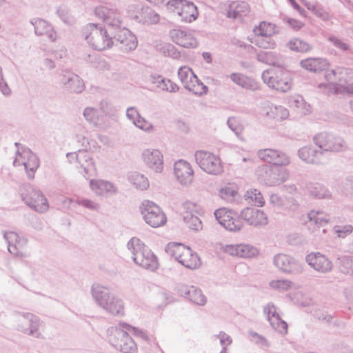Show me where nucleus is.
Wrapping results in <instances>:
<instances>
[{
	"mask_svg": "<svg viewBox=\"0 0 353 353\" xmlns=\"http://www.w3.org/2000/svg\"><path fill=\"white\" fill-rule=\"evenodd\" d=\"M127 247L137 265L151 271L157 269L159 263L157 256L139 239L132 238Z\"/></svg>",
	"mask_w": 353,
	"mask_h": 353,
	"instance_id": "1",
	"label": "nucleus"
},
{
	"mask_svg": "<svg viewBox=\"0 0 353 353\" xmlns=\"http://www.w3.org/2000/svg\"><path fill=\"white\" fill-rule=\"evenodd\" d=\"M92 294L97 304L109 313L113 315L124 314L122 301L117 297L111 296L108 288L99 285H93Z\"/></svg>",
	"mask_w": 353,
	"mask_h": 353,
	"instance_id": "2",
	"label": "nucleus"
},
{
	"mask_svg": "<svg viewBox=\"0 0 353 353\" xmlns=\"http://www.w3.org/2000/svg\"><path fill=\"white\" fill-rule=\"evenodd\" d=\"M83 36L88 43L99 51L111 48L113 44L112 37L108 33V30L96 23H89L84 29Z\"/></svg>",
	"mask_w": 353,
	"mask_h": 353,
	"instance_id": "3",
	"label": "nucleus"
},
{
	"mask_svg": "<svg viewBox=\"0 0 353 353\" xmlns=\"http://www.w3.org/2000/svg\"><path fill=\"white\" fill-rule=\"evenodd\" d=\"M165 250L168 255L187 268L196 269L201 265L198 255L181 243H170Z\"/></svg>",
	"mask_w": 353,
	"mask_h": 353,
	"instance_id": "4",
	"label": "nucleus"
},
{
	"mask_svg": "<svg viewBox=\"0 0 353 353\" xmlns=\"http://www.w3.org/2000/svg\"><path fill=\"white\" fill-rule=\"evenodd\" d=\"M263 82L270 88L280 92H286L292 88V79L288 71L279 68L263 72L261 75Z\"/></svg>",
	"mask_w": 353,
	"mask_h": 353,
	"instance_id": "5",
	"label": "nucleus"
},
{
	"mask_svg": "<svg viewBox=\"0 0 353 353\" xmlns=\"http://www.w3.org/2000/svg\"><path fill=\"white\" fill-rule=\"evenodd\" d=\"M19 192L25 203L34 211L40 213L48 211L49 208L48 200L40 190L30 184H26L20 188Z\"/></svg>",
	"mask_w": 353,
	"mask_h": 353,
	"instance_id": "6",
	"label": "nucleus"
},
{
	"mask_svg": "<svg viewBox=\"0 0 353 353\" xmlns=\"http://www.w3.org/2000/svg\"><path fill=\"white\" fill-rule=\"evenodd\" d=\"M315 145L320 149L327 161L332 152L343 151L345 146L343 139L327 132H321L313 138Z\"/></svg>",
	"mask_w": 353,
	"mask_h": 353,
	"instance_id": "7",
	"label": "nucleus"
},
{
	"mask_svg": "<svg viewBox=\"0 0 353 353\" xmlns=\"http://www.w3.org/2000/svg\"><path fill=\"white\" fill-rule=\"evenodd\" d=\"M141 214L146 223L152 228L163 225L167 221L161 209L150 201H144L140 207Z\"/></svg>",
	"mask_w": 353,
	"mask_h": 353,
	"instance_id": "8",
	"label": "nucleus"
},
{
	"mask_svg": "<svg viewBox=\"0 0 353 353\" xmlns=\"http://www.w3.org/2000/svg\"><path fill=\"white\" fill-rule=\"evenodd\" d=\"M258 179L268 186L279 185L288 178V172L285 169L263 165L257 170Z\"/></svg>",
	"mask_w": 353,
	"mask_h": 353,
	"instance_id": "9",
	"label": "nucleus"
},
{
	"mask_svg": "<svg viewBox=\"0 0 353 353\" xmlns=\"http://www.w3.org/2000/svg\"><path fill=\"white\" fill-rule=\"evenodd\" d=\"M194 157L196 163L206 173L218 175L223 172L221 159L214 154L199 150L195 152Z\"/></svg>",
	"mask_w": 353,
	"mask_h": 353,
	"instance_id": "10",
	"label": "nucleus"
},
{
	"mask_svg": "<svg viewBox=\"0 0 353 353\" xmlns=\"http://www.w3.org/2000/svg\"><path fill=\"white\" fill-rule=\"evenodd\" d=\"M109 341L115 349L123 353H137V352L135 342L126 330L121 328H112V334L109 336Z\"/></svg>",
	"mask_w": 353,
	"mask_h": 353,
	"instance_id": "11",
	"label": "nucleus"
},
{
	"mask_svg": "<svg viewBox=\"0 0 353 353\" xmlns=\"http://www.w3.org/2000/svg\"><path fill=\"white\" fill-rule=\"evenodd\" d=\"M274 265L281 272L285 274H299L303 272V265L292 256L280 253L274 256Z\"/></svg>",
	"mask_w": 353,
	"mask_h": 353,
	"instance_id": "12",
	"label": "nucleus"
},
{
	"mask_svg": "<svg viewBox=\"0 0 353 353\" xmlns=\"http://www.w3.org/2000/svg\"><path fill=\"white\" fill-rule=\"evenodd\" d=\"M183 219L188 228L198 232L203 229L202 221L198 216L201 208L196 203L191 201H185L183 203Z\"/></svg>",
	"mask_w": 353,
	"mask_h": 353,
	"instance_id": "13",
	"label": "nucleus"
},
{
	"mask_svg": "<svg viewBox=\"0 0 353 353\" xmlns=\"http://www.w3.org/2000/svg\"><path fill=\"white\" fill-rule=\"evenodd\" d=\"M17 330L20 332L39 338L41 333L39 332V319L32 313L19 314L17 316Z\"/></svg>",
	"mask_w": 353,
	"mask_h": 353,
	"instance_id": "14",
	"label": "nucleus"
},
{
	"mask_svg": "<svg viewBox=\"0 0 353 353\" xmlns=\"http://www.w3.org/2000/svg\"><path fill=\"white\" fill-rule=\"evenodd\" d=\"M94 13L108 26L110 33L122 26L121 14L117 10L101 6L95 8Z\"/></svg>",
	"mask_w": 353,
	"mask_h": 353,
	"instance_id": "15",
	"label": "nucleus"
},
{
	"mask_svg": "<svg viewBox=\"0 0 353 353\" xmlns=\"http://www.w3.org/2000/svg\"><path fill=\"white\" fill-rule=\"evenodd\" d=\"M110 34L112 40L115 39L121 45L120 48L123 50H132L137 48V38L128 29L121 26Z\"/></svg>",
	"mask_w": 353,
	"mask_h": 353,
	"instance_id": "16",
	"label": "nucleus"
},
{
	"mask_svg": "<svg viewBox=\"0 0 353 353\" xmlns=\"http://www.w3.org/2000/svg\"><path fill=\"white\" fill-rule=\"evenodd\" d=\"M257 156L265 162L277 165H287L290 162V158L286 154L272 148L259 150L257 152Z\"/></svg>",
	"mask_w": 353,
	"mask_h": 353,
	"instance_id": "17",
	"label": "nucleus"
},
{
	"mask_svg": "<svg viewBox=\"0 0 353 353\" xmlns=\"http://www.w3.org/2000/svg\"><path fill=\"white\" fill-rule=\"evenodd\" d=\"M214 216L222 226L230 231H239L243 227L242 221L239 218L233 217L232 212L225 208L215 210Z\"/></svg>",
	"mask_w": 353,
	"mask_h": 353,
	"instance_id": "18",
	"label": "nucleus"
},
{
	"mask_svg": "<svg viewBox=\"0 0 353 353\" xmlns=\"http://www.w3.org/2000/svg\"><path fill=\"white\" fill-rule=\"evenodd\" d=\"M305 261L312 268L320 273L330 272L333 268L332 261L320 252H311L307 254Z\"/></svg>",
	"mask_w": 353,
	"mask_h": 353,
	"instance_id": "19",
	"label": "nucleus"
},
{
	"mask_svg": "<svg viewBox=\"0 0 353 353\" xmlns=\"http://www.w3.org/2000/svg\"><path fill=\"white\" fill-rule=\"evenodd\" d=\"M3 236L8 243V250L10 253L21 257L27 256L23 252V248L28 243L27 239L21 238L14 232H4Z\"/></svg>",
	"mask_w": 353,
	"mask_h": 353,
	"instance_id": "20",
	"label": "nucleus"
},
{
	"mask_svg": "<svg viewBox=\"0 0 353 353\" xmlns=\"http://www.w3.org/2000/svg\"><path fill=\"white\" fill-rule=\"evenodd\" d=\"M174 171L177 181L183 185H190L194 178L191 165L185 160H179L174 163Z\"/></svg>",
	"mask_w": 353,
	"mask_h": 353,
	"instance_id": "21",
	"label": "nucleus"
},
{
	"mask_svg": "<svg viewBox=\"0 0 353 353\" xmlns=\"http://www.w3.org/2000/svg\"><path fill=\"white\" fill-rule=\"evenodd\" d=\"M144 163L157 173L163 170V157L159 150L147 149L142 154Z\"/></svg>",
	"mask_w": 353,
	"mask_h": 353,
	"instance_id": "22",
	"label": "nucleus"
},
{
	"mask_svg": "<svg viewBox=\"0 0 353 353\" xmlns=\"http://www.w3.org/2000/svg\"><path fill=\"white\" fill-rule=\"evenodd\" d=\"M298 155L301 159L307 163L324 164L327 162L320 149L312 146H304L298 150Z\"/></svg>",
	"mask_w": 353,
	"mask_h": 353,
	"instance_id": "23",
	"label": "nucleus"
},
{
	"mask_svg": "<svg viewBox=\"0 0 353 353\" xmlns=\"http://www.w3.org/2000/svg\"><path fill=\"white\" fill-rule=\"evenodd\" d=\"M241 217L249 225L261 226L268 223L267 215L261 210L245 208L241 212Z\"/></svg>",
	"mask_w": 353,
	"mask_h": 353,
	"instance_id": "24",
	"label": "nucleus"
},
{
	"mask_svg": "<svg viewBox=\"0 0 353 353\" xmlns=\"http://www.w3.org/2000/svg\"><path fill=\"white\" fill-rule=\"evenodd\" d=\"M91 190L98 196L108 197L117 193V187L112 182L101 179L90 181Z\"/></svg>",
	"mask_w": 353,
	"mask_h": 353,
	"instance_id": "25",
	"label": "nucleus"
},
{
	"mask_svg": "<svg viewBox=\"0 0 353 353\" xmlns=\"http://www.w3.org/2000/svg\"><path fill=\"white\" fill-rule=\"evenodd\" d=\"M170 36L173 42L185 48L197 47L198 42L196 38L190 33L179 29L170 31Z\"/></svg>",
	"mask_w": 353,
	"mask_h": 353,
	"instance_id": "26",
	"label": "nucleus"
},
{
	"mask_svg": "<svg viewBox=\"0 0 353 353\" xmlns=\"http://www.w3.org/2000/svg\"><path fill=\"white\" fill-rule=\"evenodd\" d=\"M61 82L71 92L81 93L84 90V84L81 79L76 74L68 71L63 72Z\"/></svg>",
	"mask_w": 353,
	"mask_h": 353,
	"instance_id": "27",
	"label": "nucleus"
},
{
	"mask_svg": "<svg viewBox=\"0 0 353 353\" xmlns=\"http://www.w3.org/2000/svg\"><path fill=\"white\" fill-rule=\"evenodd\" d=\"M225 252L242 258H252L258 255V250L247 244L229 245L225 248Z\"/></svg>",
	"mask_w": 353,
	"mask_h": 353,
	"instance_id": "28",
	"label": "nucleus"
},
{
	"mask_svg": "<svg viewBox=\"0 0 353 353\" xmlns=\"http://www.w3.org/2000/svg\"><path fill=\"white\" fill-rule=\"evenodd\" d=\"M31 23L34 26V32L37 35L46 36L51 41L57 40V32L48 22L41 19H36Z\"/></svg>",
	"mask_w": 353,
	"mask_h": 353,
	"instance_id": "29",
	"label": "nucleus"
},
{
	"mask_svg": "<svg viewBox=\"0 0 353 353\" xmlns=\"http://www.w3.org/2000/svg\"><path fill=\"white\" fill-rule=\"evenodd\" d=\"M69 156H75L77 163L86 175H91L96 170L92 159L87 151L79 150L77 153L68 154Z\"/></svg>",
	"mask_w": 353,
	"mask_h": 353,
	"instance_id": "30",
	"label": "nucleus"
},
{
	"mask_svg": "<svg viewBox=\"0 0 353 353\" xmlns=\"http://www.w3.org/2000/svg\"><path fill=\"white\" fill-rule=\"evenodd\" d=\"M339 81L342 93L353 94V70L342 68L338 71Z\"/></svg>",
	"mask_w": 353,
	"mask_h": 353,
	"instance_id": "31",
	"label": "nucleus"
},
{
	"mask_svg": "<svg viewBox=\"0 0 353 353\" xmlns=\"http://www.w3.org/2000/svg\"><path fill=\"white\" fill-rule=\"evenodd\" d=\"M337 75H339L338 72L334 70L327 71L325 74V78L327 83H320L319 85V88L320 89H327V91L325 90V92L326 93H342V90H341V87L339 85V81H336Z\"/></svg>",
	"mask_w": 353,
	"mask_h": 353,
	"instance_id": "32",
	"label": "nucleus"
},
{
	"mask_svg": "<svg viewBox=\"0 0 353 353\" xmlns=\"http://www.w3.org/2000/svg\"><path fill=\"white\" fill-rule=\"evenodd\" d=\"M180 292L183 296L197 305H204L206 303V297L201 290L194 286H182Z\"/></svg>",
	"mask_w": 353,
	"mask_h": 353,
	"instance_id": "33",
	"label": "nucleus"
},
{
	"mask_svg": "<svg viewBox=\"0 0 353 353\" xmlns=\"http://www.w3.org/2000/svg\"><path fill=\"white\" fill-rule=\"evenodd\" d=\"M230 78L236 85L240 87L256 91L260 89L259 85L253 79L241 73H232Z\"/></svg>",
	"mask_w": 353,
	"mask_h": 353,
	"instance_id": "34",
	"label": "nucleus"
},
{
	"mask_svg": "<svg viewBox=\"0 0 353 353\" xmlns=\"http://www.w3.org/2000/svg\"><path fill=\"white\" fill-rule=\"evenodd\" d=\"M300 64L304 69L314 72L325 70L329 65L327 61L322 58H308L302 60Z\"/></svg>",
	"mask_w": 353,
	"mask_h": 353,
	"instance_id": "35",
	"label": "nucleus"
},
{
	"mask_svg": "<svg viewBox=\"0 0 353 353\" xmlns=\"http://www.w3.org/2000/svg\"><path fill=\"white\" fill-rule=\"evenodd\" d=\"M24 157L28 158L27 162L23 163V166L30 179H33L34 172L39 166V161L36 154L28 148L24 149Z\"/></svg>",
	"mask_w": 353,
	"mask_h": 353,
	"instance_id": "36",
	"label": "nucleus"
},
{
	"mask_svg": "<svg viewBox=\"0 0 353 353\" xmlns=\"http://www.w3.org/2000/svg\"><path fill=\"white\" fill-rule=\"evenodd\" d=\"M256 59L261 63L276 66L278 68H283L284 65L280 57L275 52L271 51L259 52L256 54Z\"/></svg>",
	"mask_w": 353,
	"mask_h": 353,
	"instance_id": "37",
	"label": "nucleus"
},
{
	"mask_svg": "<svg viewBox=\"0 0 353 353\" xmlns=\"http://www.w3.org/2000/svg\"><path fill=\"white\" fill-rule=\"evenodd\" d=\"M250 11V6L245 1L235 2L230 6L228 12V17L233 19H241L246 16Z\"/></svg>",
	"mask_w": 353,
	"mask_h": 353,
	"instance_id": "38",
	"label": "nucleus"
},
{
	"mask_svg": "<svg viewBox=\"0 0 353 353\" xmlns=\"http://www.w3.org/2000/svg\"><path fill=\"white\" fill-rule=\"evenodd\" d=\"M140 20L143 23L156 24L159 21V15L150 7H143L139 12Z\"/></svg>",
	"mask_w": 353,
	"mask_h": 353,
	"instance_id": "39",
	"label": "nucleus"
},
{
	"mask_svg": "<svg viewBox=\"0 0 353 353\" xmlns=\"http://www.w3.org/2000/svg\"><path fill=\"white\" fill-rule=\"evenodd\" d=\"M307 188L309 194L314 198L320 199L330 196L328 190L323 185L319 183H310Z\"/></svg>",
	"mask_w": 353,
	"mask_h": 353,
	"instance_id": "40",
	"label": "nucleus"
},
{
	"mask_svg": "<svg viewBox=\"0 0 353 353\" xmlns=\"http://www.w3.org/2000/svg\"><path fill=\"white\" fill-rule=\"evenodd\" d=\"M195 79L196 81H194V79L190 80V82L184 88L196 95L201 96L206 94L208 90V87L196 76H195Z\"/></svg>",
	"mask_w": 353,
	"mask_h": 353,
	"instance_id": "41",
	"label": "nucleus"
},
{
	"mask_svg": "<svg viewBox=\"0 0 353 353\" xmlns=\"http://www.w3.org/2000/svg\"><path fill=\"white\" fill-rule=\"evenodd\" d=\"M288 103L291 106L299 109L303 114H306L310 111V105L307 104L301 95L291 96L288 99Z\"/></svg>",
	"mask_w": 353,
	"mask_h": 353,
	"instance_id": "42",
	"label": "nucleus"
},
{
	"mask_svg": "<svg viewBox=\"0 0 353 353\" xmlns=\"http://www.w3.org/2000/svg\"><path fill=\"white\" fill-rule=\"evenodd\" d=\"M129 181L137 189L141 190H146L149 187L148 179L138 172H132L129 176Z\"/></svg>",
	"mask_w": 353,
	"mask_h": 353,
	"instance_id": "43",
	"label": "nucleus"
},
{
	"mask_svg": "<svg viewBox=\"0 0 353 353\" xmlns=\"http://www.w3.org/2000/svg\"><path fill=\"white\" fill-rule=\"evenodd\" d=\"M288 46L291 50L297 52H306L312 48V45L307 42L296 38L290 40Z\"/></svg>",
	"mask_w": 353,
	"mask_h": 353,
	"instance_id": "44",
	"label": "nucleus"
},
{
	"mask_svg": "<svg viewBox=\"0 0 353 353\" xmlns=\"http://www.w3.org/2000/svg\"><path fill=\"white\" fill-rule=\"evenodd\" d=\"M153 83H157V86L163 91L176 92L179 90V86L170 79L161 77H158L157 81H154Z\"/></svg>",
	"mask_w": 353,
	"mask_h": 353,
	"instance_id": "45",
	"label": "nucleus"
},
{
	"mask_svg": "<svg viewBox=\"0 0 353 353\" xmlns=\"http://www.w3.org/2000/svg\"><path fill=\"white\" fill-rule=\"evenodd\" d=\"M309 221L318 227L323 226L327 223L329 219L327 216L321 211H310L307 214Z\"/></svg>",
	"mask_w": 353,
	"mask_h": 353,
	"instance_id": "46",
	"label": "nucleus"
},
{
	"mask_svg": "<svg viewBox=\"0 0 353 353\" xmlns=\"http://www.w3.org/2000/svg\"><path fill=\"white\" fill-rule=\"evenodd\" d=\"M340 271L345 274L353 275V256H343L338 258Z\"/></svg>",
	"mask_w": 353,
	"mask_h": 353,
	"instance_id": "47",
	"label": "nucleus"
},
{
	"mask_svg": "<svg viewBox=\"0 0 353 353\" xmlns=\"http://www.w3.org/2000/svg\"><path fill=\"white\" fill-rule=\"evenodd\" d=\"M267 114L277 121L286 119L289 117V111L282 105H274L270 108Z\"/></svg>",
	"mask_w": 353,
	"mask_h": 353,
	"instance_id": "48",
	"label": "nucleus"
},
{
	"mask_svg": "<svg viewBox=\"0 0 353 353\" xmlns=\"http://www.w3.org/2000/svg\"><path fill=\"white\" fill-rule=\"evenodd\" d=\"M255 35L261 36H272L276 32L275 30V26L271 23L262 21L259 26L255 27L253 30Z\"/></svg>",
	"mask_w": 353,
	"mask_h": 353,
	"instance_id": "49",
	"label": "nucleus"
},
{
	"mask_svg": "<svg viewBox=\"0 0 353 353\" xmlns=\"http://www.w3.org/2000/svg\"><path fill=\"white\" fill-rule=\"evenodd\" d=\"M254 44L259 48L263 49H274L276 43L271 38V36L255 35Z\"/></svg>",
	"mask_w": 353,
	"mask_h": 353,
	"instance_id": "50",
	"label": "nucleus"
},
{
	"mask_svg": "<svg viewBox=\"0 0 353 353\" xmlns=\"http://www.w3.org/2000/svg\"><path fill=\"white\" fill-rule=\"evenodd\" d=\"M195 76L196 74L193 72L192 69L187 66H181L179 69L178 77L183 84V86H185V85L190 82V80H192V79H194V81H196L195 79Z\"/></svg>",
	"mask_w": 353,
	"mask_h": 353,
	"instance_id": "51",
	"label": "nucleus"
},
{
	"mask_svg": "<svg viewBox=\"0 0 353 353\" xmlns=\"http://www.w3.org/2000/svg\"><path fill=\"white\" fill-rule=\"evenodd\" d=\"M246 199H250L256 206L261 207L264 205L265 201L261 193L256 189H252L247 192Z\"/></svg>",
	"mask_w": 353,
	"mask_h": 353,
	"instance_id": "52",
	"label": "nucleus"
},
{
	"mask_svg": "<svg viewBox=\"0 0 353 353\" xmlns=\"http://www.w3.org/2000/svg\"><path fill=\"white\" fill-rule=\"evenodd\" d=\"M327 40L338 50L342 52L350 51V45L346 43L343 39H341L336 36L331 35L327 38Z\"/></svg>",
	"mask_w": 353,
	"mask_h": 353,
	"instance_id": "53",
	"label": "nucleus"
},
{
	"mask_svg": "<svg viewBox=\"0 0 353 353\" xmlns=\"http://www.w3.org/2000/svg\"><path fill=\"white\" fill-rule=\"evenodd\" d=\"M272 327L281 334H285L288 332V324L280 316L272 318L269 320Z\"/></svg>",
	"mask_w": 353,
	"mask_h": 353,
	"instance_id": "54",
	"label": "nucleus"
},
{
	"mask_svg": "<svg viewBox=\"0 0 353 353\" xmlns=\"http://www.w3.org/2000/svg\"><path fill=\"white\" fill-rule=\"evenodd\" d=\"M74 201L76 204L79 205H82L83 206L84 208H88L90 210H93V211H99L100 209H101V206L99 205V203L92 201V200H90V199H76L75 201H72V199H70V202H72Z\"/></svg>",
	"mask_w": 353,
	"mask_h": 353,
	"instance_id": "55",
	"label": "nucleus"
},
{
	"mask_svg": "<svg viewBox=\"0 0 353 353\" xmlns=\"http://www.w3.org/2000/svg\"><path fill=\"white\" fill-rule=\"evenodd\" d=\"M270 286L279 291H286L292 285V282L288 279L273 280L270 282Z\"/></svg>",
	"mask_w": 353,
	"mask_h": 353,
	"instance_id": "56",
	"label": "nucleus"
},
{
	"mask_svg": "<svg viewBox=\"0 0 353 353\" xmlns=\"http://www.w3.org/2000/svg\"><path fill=\"white\" fill-rule=\"evenodd\" d=\"M159 50L165 55L172 57L174 59H178L181 57L180 52L177 49L171 44L164 43L161 45Z\"/></svg>",
	"mask_w": 353,
	"mask_h": 353,
	"instance_id": "57",
	"label": "nucleus"
},
{
	"mask_svg": "<svg viewBox=\"0 0 353 353\" xmlns=\"http://www.w3.org/2000/svg\"><path fill=\"white\" fill-rule=\"evenodd\" d=\"M237 194V192L232 187L225 186L220 189L219 195L220 196L228 201L232 202L234 200L235 196Z\"/></svg>",
	"mask_w": 353,
	"mask_h": 353,
	"instance_id": "58",
	"label": "nucleus"
},
{
	"mask_svg": "<svg viewBox=\"0 0 353 353\" xmlns=\"http://www.w3.org/2000/svg\"><path fill=\"white\" fill-rule=\"evenodd\" d=\"M227 124L230 130L237 136H239L243 131V125L234 117H229L227 121Z\"/></svg>",
	"mask_w": 353,
	"mask_h": 353,
	"instance_id": "59",
	"label": "nucleus"
},
{
	"mask_svg": "<svg viewBox=\"0 0 353 353\" xmlns=\"http://www.w3.org/2000/svg\"><path fill=\"white\" fill-rule=\"evenodd\" d=\"M353 231V226L352 225H336L333 228V232L337 235L339 238H345L347 235L350 234Z\"/></svg>",
	"mask_w": 353,
	"mask_h": 353,
	"instance_id": "60",
	"label": "nucleus"
},
{
	"mask_svg": "<svg viewBox=\"0 0 353 353\" xmlns=\"http://www.w3.org/2000/svg\"><path fill=\"white\" fill-rule=\"evenodd\" d=\"M313 315L316 319L325 323H330L332 319L331 314H329L327 312L321 309L315 310Z\"/></svg>",
	"mask_w": 353,
	"mask_h": 353,
	"instance_id": "61",
	"label": "nucleus"
},
{
	"mask_svg": "<svg viewBox=\"0 0 353 353\" xmlns=\"http://www.w3.org/2000/svg\"><path fill=\"white\" fill-rule=\"evenodd\" d=\"M263 312L267 315L268 321L272 318L280 316L277 312L276 307L272 303L267 304L263 308Z\"/></svg>",
	"mask_w": 353,
	"mask_h": 353,
	"instance_id": "62",
	"label": "nucleus"
},
{
	"mask_svg": "<svg viewBox=\"0 0 353 353\" xmlns=\"http://www.w3.org/2000/svg\"><path fill=\"white\" fill-rule=\"evenodd\" d=\"M121 325H122V327L123 328H125L126 331L132 330L135 336H139L145 341L148 340V336L143 331H142L138 328H136L134 327H132L130 325H128L125 323H123Z\"/></svg>",
	"mask_w": 353,
	"mask_h": 353,
	"instance_id": "63",
	"label": "nucleus"
},
{
	"mask_svg": "<svg viewBox=\"0 0 353 353\" xmlns=\"http://www.w3.org/2000/svg\"><path fill=\"white\" fill-rule=\"evenodd\" d=\"M83 115L88 121L95 122L98 117V112L97 110L93 108H86L84 110Z\"/></svg>",
	"mask_w": 353,
	"mask_h": 353,
	"instance_id": "64",
	"label": "nucleus"
}]
</instances>
